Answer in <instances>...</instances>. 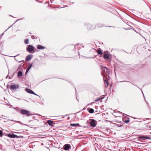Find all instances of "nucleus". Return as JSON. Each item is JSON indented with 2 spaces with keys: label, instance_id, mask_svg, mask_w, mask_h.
<instances>
[{
  "label": "nucleus",
  "instance_id": "27",
  "mask_svg": "<svg viewBox=\"0 0 151 151\" xmlns=\"http://www.w3.org/2000/svg\"><path fill=\"white\" fill-rule=\"evenodd\" d=\"M120 82H129V81H120Z\"/></svg>",
  "mask_w": 151,
  "mask_h": 151
},
{
  "label": "nucleus",
  "instance_id": "28",
  "mask_svg": "<svg viewBox=\"0 0 151 151\" xmlns=\"http://www.w3.org/2000/svg\"><path fill=\"white\" fill-rule=\"evenodd\" d=\"M14 23H14V24H13L11 26H10L9 27V28L7 29H6V30L4 32H5L6 31H7V30L8 29H9L10 27H11L12 26V25H13Z\"/></svg>",
  "mask_w": 151,
  "mask_h": 151
},
{
  "label": "nucleus",
  "instance_id": "10",
  "mask_svg": "<svg viewBox=\"0 0 151 151\" xmlns=\"http://www.w3.org/2000/svg\"><path fill=\"white\" fill-rule=\"evenodd\" d=\"M103 79L104 82L105 88H106L108 86L109 83L107 80L105 79L104 77H103Z\"/></svg>",
  "mask_w": 151,
  "mask_h": 151
},
{
  "label": "nucleus",
  "instance_id": "11",
  "mask_svg": "<svg viewBox=\"0 0 151 151\" xmlns=\"http://www.w3.org/2000/svg\"><path fill=\"white\" fill-rule=\"evenodd\" d=\"M103 57L104 59H109V55L108 53H105Z\"/></svg>",
  "mask_w": 151,
  "mask_h": 151
},
{
  "label": "nucleus",
  "instance_id": "9",
  "mask_svg": "<svg viewBox=\"0 0 151 151\" xmlns=\"http://www.w3.org/2000/svg\"><path fill=\"white\" fill-rule=\"evenodd\" d=\"M33 55L32 54H29L27 55L26 58V60L27 61H29L32 58Z\"/></svg>",
  "mask_w": 151,
  "mask_h": 151
},
{
  "label": "nucleus",
  "instance_id": "1",
  "mask_svg": "<svg viewBox=\"0 0 151 151\" xmlns=\"http://www.w3.org/2000/svg\"><path fill=\"white\" fill-rule=\"evenodd\" d=\"M84 26L88 30H92L95 29L94 25L87 22L84 23Z\"/></svg>",
  "mask_w": 151,
  "mask_h": 151
},
{
  "label": "nucleus",
  "instance_id": "3",
  "mask_svg": "<svg viewBox=\"0 0 151 151\" xmlns=\"http://www.w3.org/2000/svg\"><path fill=\"white\" fill-rule=\"evenodd\" d=\"M20 113L22 115H25L29 117L31 115L29 114L30 112L29 111L27 110L24 109H22L20 111Z\"/></svg>",
  "mask_w": 151,
  "mask_h": 151
},
{
  "label": "nucleus",
  "instance_id": "5",
  "mask_svg": "<svg viewBox=\"0 0 151 151\" xmlns=\"http://www.w3.org/2000/svg\"><path fill=\"white\" fill-rule=\"evenodd\" d=\"M19 85L18 84L12 85L10 86V89L11 90H15L19 88Z\"/></svg>",
  "mask_w": 151,
  "mask_h": 151
},
{
  "label": "nucleus",
  "instance_id": "23",
  "mask_svg": "<svg viewBox=\"0 0 151 151\" xmlns=\"http://www.w3.org/2000/svg\"><path fill=\"white\" fill-rule=\"evenodd\" d=\"M129 118H128V119L127 120H125L124 121V122L126 123H128V122H129L130 121L129 120Z\"/></svg>",
  "mask_w": 151,
  "mask_h": 151
},
{
  "label": "nucleus",
  "instance_id": "17",
  "mask_svg": "<svg viewBox=\"0 0 151 151\" xmlns=\"http://www.w3.org/2000/svg\"><path fill=\"white\" fill-rule=\"evenodd\" d=\"M53 121L52 120H48L47 121V123L50 126H52Z\"/></svg>",
  "mask_w": 151,
  "mask_h": 151
},
{
  "label": "nucleus",
  "instance_id": "14",
  "mask_svg": "<svg viewBox=\"0 0 151 151\" xmlns=\"http://www.w3.org/2000/svg\"><path fill=\"white\" fill-rule=\"evenodd\" d=\"M37 49L40 50H43L46 48L45 47L40 45H38L37 46Z\"/></svg>",
  "mask_w": 151,
  "mask_h": 151
},
{
  "label": "nucleus",
  "instance_id": "42",
  "mask_svg": "<svg viewBox=\"0 0 151 151\" xmlns=\"http://www.w3.org/2000/svg\"><path fill=\"white\" fill-rule=\"evenodd\" d=\"M18 99L20 100L21 99H19V98H18Z\"/></svg>",
  "mask_w": 151,
  "mask_h": 151
},
{
  "label": "nucleus",
  "instance_id": "12",
  "mask_svg": "<svg viewBox=\"0 0 151 151\" xmlns=\"http://www.w3.org/2000/svg\"><path fill=\"white\" fill-rule=\"evenodd\" d=\"M25 91L27 92L28 93L32 94H34V92L33 91L29 88H26Z\"/></svg>",
  "mask_w": 151,
  "mask_h": 151
},
{
  "label": "nucleus",
  "instance_id": "6",
  "mask_svg": "<svg viewBox=\"0 0 151 151\" xmlns=\"http://www.w3.org/2000/svg\"><path fill=\"white\" fill-rule=\"evenodd\" d=\"M7 136L9 137L12 138H21L20 136H17V135L13 134H9L7 135Z\"/></svg>",
  "mask_w": 151,
  "mask_h": 151
},
{
  "label": "nucleus",
  "instance_id": "38",
  "mask_svg": "<svg viewBox=\"0 0 151 151\" xmlns=\"http://www.w3.org/2000/svg\"><path fill=\"white\" fill-rule=\"evenodd\" d=\"M78 55H80L79 52H78Z\"/></svg>",
  "mask_w": 151,
  "mask_h": 151
},
{
  "label": "nucleus",
  "instance_id": "18",
  "mask_svg": "<svg viewBox=\"0 0 151 151\" xmlns=\"http://www.w3.org/2000/svg\"><path fill=\"white\" fill-rule=\"evenodd\" d=\"M70 125L73 127H77L78 126H79V124L78 123H76V124H70Z\"/></svg>",
  "mask_w": 151,
  "mask_h": 151
},
{
  "label": "nucleus",
  "instance_id": "20",
  "mask_svg": "<svg viewBox=\"0 0 151 151\" xmlns=\"http://www.w3.org/2000/svg\"><path fill=\"white\" fill-rule=\"evenodd\" d=\"M88 112L91 113H93L94 112V110L92 108H90L88 110Z\"/></svg>",
  "mask_w": 151,
  "mask_h": 151
},
{
  "label": "nucleus",
  "instance_id": "16",
  "mask_svg": "<svg viewBox=\"0 0 151 151\" xmlns=\"http://www.w3.org/2000/svg\"><path fill=\"white\" fill-rule=\"evenodd\" d=\"M23 75L21 71H19L18 72L17 76L18 78L21 77Z\"/></svg>",
  "mask_w": 151,
  "mask_h": 151
},
{
  "label": "nucleus",
  "instance_id": "32",
  "mask_svg": "<svg viewBox=\"0 0 151 151\" xmlns=\"http://www.w3.org/2000/svg\"><path fill=\"white\" fill-rule=\"evenodd\" d=\"M4 34V33H3L1 35V36H2Z\"/></svg>",
  "mask_w": 151,
  "mask_h": 151
},
{
  "label": "nucleus",
  "instance_id": "37",
  "mask_svg": "<svg viewBox=\"0 0 151 151\" xmlns=\"http://www.w3.org/2000/svg\"><path fill=\"white\" fill-rule=\"evenodd\" d=\"M37 115H38L39 116H40V114H37Z\"/></svg>",
  "mask_w": 151,
  "mask_h": 151
},
{
  "label": "nucleus",
  "instance_id": "45",
  "mask_svg": "<svg viewBox=\"0 0 151 151\" xmlns=\"http://www.w3.org/2000/svg\"><path fill=\"white\" fill-rule=\"evenodd\" d=\"M94 102H92L91 103H93Z\"/></svg>",
  "mask_w": 151,
  "mask_h": 151
},
{
  "label": "nucleus",
  "instance_id": "26",
  "mask_svg": "<svg viewBox=\"0 0 151 151\" xmlns=\"http://www.w3.org/2000/svg\"><path fill=\"white\" fill-rule=\"evenodd\" d=\"M103 98H104V97H102L101 99H98L95 100V101H99L101 99H103Z\"/></svg>",
  "mask_w": 151,
  "mask_h": 151
},
{
  "label": "nucleus",
  "instance_id": "33",
  "mask_svg": "<svg viewBox=\"0 0 151 151\" xmlns=\"http://www.w3.org/2000/svg\"><path fill=\"white\" fill-rule=\"evenodd\" d=\"M19 55V54H18L17 55H16L15 56H14V57H16V56H17V55Z\"/></svg>",
  "mask_w": 151,
  "mask_h": 151
},
{
  "label": "nucleus",
  "instance_id": "39",
  "mask_svg": "<svg viewBox=\"0 0 151 151\" xmlns=\"http://www.w3.org/2000/svg\"><path fill=\"white\" fill-rule=\"evenodd\" d=\"M8 85L7 86V87L8 88Z\"/></svg>",
  "mask_w": 151,
  "mask_h": 151
},
{
  "label": "nucleus",
  "instance_id": "4",
  "mask_svg": "<svg viewBox=\"0 0 151 151\" xmlns=\"http://www.w3.org/2000/svg\"><path fill=\"white\" fill-rule=\"evenodd\" d=\"M101 68L102 71L104 73V76L103 77H105L106 75L107 76L108 74V69L106 68L105 67L103 66H101Z\"/></svg>",
  "mask_w": 151,
  "mask_h": 151
},
{
  "label": "nucleus",
  "instance_id": "41",
  "mask_svg": "<svg viewBox=\"0 0 151 151\" xmlns=\"http://www.w3.org/2000/svg\"><path fill=\"white\" fill-rule=\"evenodd\" d=\"M10 16H11V17H12V15H10Z\"/></svg>",
  "mask_w": 151,
  "mask_h": 151
},
{
  "label": "nucleus",
  "instance_id": "7",
  "mask_svg": "<svg viewBox=\"0 0 151 151\" xmlns=\"http://www.w3.org/2000/svg\"><path fill=\"white\" fill-rule=\"evenodd\" d=\"M91 121L90 122V125L92 127H93L96 126V121L94 119H91Z\"/></svg>",
  "mask_w": 151,
  "mask_h": 151
},
{
  "label": "nucleus",
  "instance_id": "13",
  "mask_svg": "<svg viewBox=\"0 0 151 151\" xmlns=\"http://www.w3.org/2000/svg\"><path fill=\"white\" fill-rule=\"evenodd\" d=\"M95 29L97 28H99L103 27L102 25L100 23H97L95 25Z\"/></svg>",
  "mask_w": 151,
  "mask_h": 151
},
{
  "label": "nucleus",
  "instance_id": "19",
  "mask_svg": "<svg viewBox=\"0 0 151 151\" xmlns=\"http://www.w3.org/2000/svg\"><path fill=\"white\" fill-rule=\"evenodd\" d=\"M32 64H30L29 65L27 69L26 70V73H27L29 71V70H30V68L32 67Z\"/></svg>",
  "mask_w": 151,
  "mask_h": 151
},
{
  "label": "nucleus",
  "instance_id": "40",
  "mask_svg": "<svg viewBox=\"0 0 151 151\" xmlns=\"http://www.w3.org/2000/svg\"><path fill=\"white\" fill-rule=\"evenodd\" d=\"M8 85L7 86V87L8 88Z\"/></svg>",
  "mask_w": 151,
  "mask_h": 151
},
{
  "label": "nucleus",
  "instance_id": "30",
  "mask_svg": "<svg viewBox=\"0 0 151 151\" xmlns=\"http://www.w3.org/2000/svg\"><path fill=\"white\" fill-rule=\"evenodd\" d=\"M8 77L9 78V79H10L9 76H6V78H7Z\"/></svg>",
  "mask_w": 151,
  "mask_h": 151
},
{
  "label": "nucleus",
  "instance_id": "35",
  "mask_svg": "<svg viewBox=\"0 0 151 151\" xmlns=\"http://www.w3.org/2000/svg\"><path fill=\"white\" fill-rule=\"evenodd\" d=\"M117 111V112H119L121 113H122V112H120V111Z\"/></svg>",
  "mask_w": 151,
  "mask_h": 151
},
{
  "label": "nucleus",
  "instance_id": "36",
  "mask_svg": "<svg viewBox=\"0 0 151 151\" xmlns=\"http://www.w3.org/2000/svg\"><path fill=\"white\" fill-rule=\"evenodd\" d=\"M19 31V30L18 29V30H17L16 32H17V31Z\"/></svg>",
  "mask_w": 151,
  "mask_h": 151
},
{
  "label": "nucleus",
  "instance_id": "2",
  "mask_svg": "<svg viewBox=\"0 0 151 151\" xmlns=\"http://www.w3.org/2000/svg\"><path fill=\"white\" fill-rule=\"evenodd\" d=\"M27 50L30 53H33L35 52L36 49L35 47L31 45H29L26 48Z\"/></svg>",
  "mask_w": 151,
  "mask_h": 151
},
{
  "label": "nucleus",
  "instance_id": "15",
  "mask_svg": "<svg viewBox=\"0 0 151 151\" xmlns=\"http://www.w3.org/2000/svg\"><path fill=\"white\" fill-rule=\"evenodd\" d=\"M139 139H142L144 140H145L146 139H149L150 138V137H145L143 136H141L139 137Z\"/></svg>",
  "mask_w": 151,
  "mask_h": 151
},
{
  "label": "nucleus",
  "instance_id": "29",
  "mask_svg": "<svg viewBox=\"0 0 151 151\" xmlns=\"http://www.w3.org/2000/svg\"><path fill=\"white\" fill-rule=\"evenodd\" d=\"M34 94V95H36V96H38L39 97H40V96L39 95H37V94L35 93V92H34V94Z\"/></svg>",
  "mask_w": 151,
  "mask_h": 151
},
{
  "label": "nucleus",
  "instance_id": "34",
  "mask_svg": "<svg viewBox=\"0 0 151 151\" xmlns=\"http://www.w3.org/2000/svg\"><path fill=\"white\" fill-rule=\"evenodd\" d=\"M139 35H140L141 36H142V37H143V38H144V37H143V36H142L140 34H139Z\"/></svg>",
  "mask_w": 151,
  "mask_h": 151
},
{
  "label": "nucleus",
  "instance_id": "25",
  "mask_svg": "<svg viewBox=\"0 0 151 151\" xmlns=\"http://www.w3.org/2000/svg\"><path fill=\"white\" fill-rule=\"evenodd\" d=\"M31 37L32 39H37V37L36 36H35L34 35H32V36H31Z\"/></svg>",
  "mask_w": 151,
  "mask_h": 151
},
{
  "label": "nucleus",
  "instance_id": "21",
  "mask_svg": "<svg viewBox=\"0 0 151 151\" xmlns=\"http://www.w3.org/2000/svg\"><path fill=\"white\" fill-rule=\"evenodd\" d=\"M97 52L99 55H102L103 54L102 51H101L100 50H98Z\"/></svg>",
  "mask_w": 151,
  "mask_h": 151
},
{
  "label": "nucleus",
  "instance_id": "43",
  "mask_svg": "<svg viewBox=\"0 0 151 151\" xmlns=\"http://www.w3.org/2000/svg\"><path fill=\"white\" fill-rule=\"evenodd\" d=\"M111 27V26H109V27Z\"/></svg>",
  "mask_w": 151,
  "mask_h": 151
},
{
  "label": "nucleus",
  "instance_id": "22",
  "mask_svg": "<svg viewBox=\"0 0 151 151\" xmlns=\"http://www.w3.org/2000/svg\"><path fill=\"white\" fill-rule=\"evenodd\" d=\"M24 43L26 44H27L29 43V40L27 39H26L24 41Z\"/></svg>",
  "mask_w": 151,
  "mask_h": 151
},
{
  "label": "nucleus",
  "instance_id": "31",
  "mask_svg": "<svg viewBox=\"0 0 151 151\" xmlns=\"http://www.w3.org/2000/svg\"><path fill=\"white\" fill-rule=\"evenodd\" d=\"M130 29V28H129V29H128V28L125 29L126 30H129Z\"/></svg>",
  "mask_w": 151,
  "mask_h": 151
},
{
  "label": "nucleus",
  "instance_id": "44",
  "mask_svg": "<svg viewBox=\"0 0 151 151\" xmlns=\"http://www.w3.org/2000/svg\"><path fill=\"white\" fill-rule=\"evenodd\" d=\"M18 122H20L19 121H18Z\"/></svg>",
  "mask_w": 151,
  "mask_h": 151
},
{
  "label": "nucleus",
  "instance_id": "8",
  "mask_svg": "<svg viewBox=\"0 0 151 151\" xmlns=\"http://www.w3.org/2000/svg\"><path fill=\"white\" fill-rule=\"evenodd\" d=\"M63 148L64 150H67L71 148V146L70 144H66L64 145Z\"/></svg>",
  "mask_w": 151,
  "mask_h": 151
},
{
  "label": "nucleus",
  "instance_id": "24",
  "mask_svg": "<svg viewBox=\"0 0 151 151\" xmlns=\"http://www.w3.org/2000/svg\"><path fill=\"white\" fill-rule=\"evenodd\" d=\"M3 135V133L1 130H0V137H2Z\"/></svg>",
  "mask_w": 151,
  "mask_h": 151
}]
</instances>
